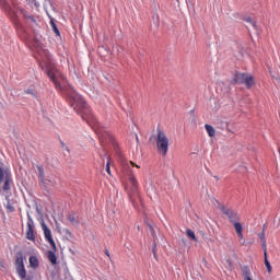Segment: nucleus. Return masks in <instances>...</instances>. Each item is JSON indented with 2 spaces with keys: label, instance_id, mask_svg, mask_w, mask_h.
Instances as JSON below:
<instances>
[{
  "label": "nucleus",
  "instance_id": "nucleus-1",
  "mask_svg": "<svg viewBox=\"0 0 280 280\" xmlns=\"http://www.w3.org/2000/svg\"><path fill=\"white\" fill-rule=\"evenodd\" d=\"M37 52L39 54L45 65V72L51 82H54L56 89L69 97L72 108L75 110V113H81L82 119H84V121L91 126L94 132L98 136L101 145H104V138L109 137L108 131L102 130V125L100 121H97V118L91 114V109H89L86 102H84V98H82V96L78 94L73 88L70 85L62 86L60 80H65V77L62 75V72H60V69H58V66H56V62H54V59H51V54H49V50L45 48H38Z\"/></svg>",
  "mask_w": 280,
  "mask_h": 280
},
{
  "label": "nucleus",
  "instance_id": "nucleus-2",
  "mask_svg": "<svg viewBox=\"0 0 280 280\" xmlns=\"http://www.w3.org/2000/svg\"><path fill=\"white\" fill-rule=\"evenodd\" d=\"M158 152L162 154V156L167 155V150H170V139H167V135L162 129H158V137L155 139Z\"/></svg>",
  "mask_w": 280,
  "mask_h": 280
},
{
  "label": "nucleus",
  "instance_id": "nucleus-3",
  "mask_svg": "<svg viewBox=\"0 0 280 280\" xmlns=\"http://www.w3.org/2000/svg\"><path fill=\"white\" fill-rule=\"evenodd\" d=\"M0 8H2L8 16H10L12 23H14L18 30H21L23 27V24H21V21L19 20V13H16V11L12 9V5H10V2H8V0H0Z\"/></svg>",
  "mask_w": 280,
  "mask_h": 280
},
{
  "label": "nucleus",
  "instance_id": "nucleus-4",
  "mask_svg": "<svg viewBox=\"0 0 280 280\" xmlns=\"http://www.w3.org/2000/svg\"><path fill=\"white\" fill-rule=\"evenodd\" d=\"M232 84H245L246 89L255 86V78L248 73L235 72Z\"/></svg>",
  "mask_w": 280,
  "mask_h": 280
},
{
  "label": "nucleus",
  "instance_id": "nucleus-5",
  "mask_svg": "<svg viewBox=\"0 0 280 280\" xmlns=\"http://www.w3.org/2000/svg\"><path fill=\"white\" fill-rule=\"evenodd\" d=\"M215 202L218 205V209L221 210L223 215H226V218L229 219L231 224H233L234 222H240V214H237L236 210L220 203V201H218V200Z\"/></svg>",
  "mask_w": 280,
  "mask_h": 280
},
{
  "label": "nucleus",
  "instance_id": "nucleus-6",
  "mask_svg": "<svg viewBox=\"0 0 280 280\" xmlns=\"http://www.w3.org/2000/svg\"><path fill=\"white\" fill-rule=\"evenodd\" d=\"M44 10H46V13L50 19V25L54 33L56 34V36H60V30H58V25H56V22H54V18H51V14L56 12V8L54 7V3H51V0H44Z\"/></svg>",
  "mask_w": 280,
  "mask_h": 280
},
{
  "label": "nucleus",
  "instance_id": "nucleus-7",
  "mask_svg": "<svg viewBox=\"0 0 280 280\" xmlns=\"http://www.w3.org/2000/svg\"><path fill=\"white\" fill-rule=\"evenodd\" d=\"M1 183H4L2 187L3 191L8 192L12 189V174L10 173V170L0 166V185Z\"/></svg>",
  "mask_w": 280,
  "mask_h": 280
},
{
  "label": "nucleus",
  "instance_id": "nucleus-8",
  "mask_svg": "<svg viewBox=\"0 0 280 280\" xmlns=\"http://www.w3.org/2000/svg\"><path fill=\"white\" fill-rule=\"evenodd\" d=\"M129 183L131 185L129 192L130 201L135 205V196H137L139 198V201L141 202V196H139V182H137V177L131 175L129 177Z\"/></svg>",
  "mask_w": 280,
  "mask_h": 280
},
{
  "label": "nucleus",
  "instance_id": "nucleus-9",
  "mask_svg": "<svg viewBox=\"0 0 280 280\" xmlns=\"http://www.w3.org/2000/svg\"><path fill=\"white\" fill-rule=\"evenodd\" d=\"M15 269L19 277H25V264L23 262V252L15 254Z\"/></svg>",
  "mask_w": 280,
  "mask_h": 280
},
{
  "label": "nucleus",
  "instance_id": "nucleus-10",
  "mask_svg": "<svg viewBox=\"0 0 280 280\" xmlns=\"http://www.w3.org/2000/svg\"><path fill=\"white\" fill-rule=\"evenodd\" d=\"M42 229L44 231L45 240L49 242L50 240H54V236H51V230L45 224V221L42 222Z\"/></svg>",
  "mask_w": 280,
  "mask_h": 280
},
{
  "label": "nucleus",
  "instance_id": "nucleus-11",
  "mask_svg": "<svg viewBox=\"0 0 280 280\" xmlns=\"http://www.w3.org/2000/svg\"><path fill=\"white\" fill-rule=\"evenodd\" d=\"M258 237L261 243V248H262L264 253L266 254V250H268V246L266 245V232H264V230H261V233H258Z\"/></svg>",
  "mask_w": 280,
  "mask_h": 280
},
{
  "label": "nucleus",
  "instance_id": "nucleus-12",
  "mask_svg": "<svg viewBox=\"0 0 280 280\" xmlns=\"http://www.w3.org/2000/svg\"><path fill=\"white\" fill-rule=\"evenodd\" d=\"M35 226H27L26 231V240H30V242L36 241V235L34 234Z\"/></svg>",
  "mask_w": 280,
  "mask_h": 280
},
{
  "label": "nucleus",
  "instance_id": "nucleus-13",
  "mask_svg": "<svg viewBox=\"0 0 280 280\" xmlns=\"http://www.w3.org/2000/svg\"><path fill=\"white\" fill-rule=\"evenodd\" d=\"M47 258L52 264V266H56L58 264V256H56V252L48 250Z\"/></svg>",
  "mask_w": 280,
  "mask_h": 280
},
{
  "label": "nucleus",
  "instance_id": "nucleus-14",
  "mask_svg": "<svg viewBox=\"0 0 280 280\" xmlns=\"http://www.w3.org/2000/svg\"><path fill=\"white\" fill-rule=\"evenodd\" d=\"M45 191H49V189H51V187H54V180L51 179H47V178H44L40 180Z\"/></svg>",
  "mask_w": 280,
  "mask_h": 280
},
{
  "label": "nucleus",
  "instance_id": "nucleus-15",
  "mask_svg": "<svg viewBox=\"0 0 280 280\" xmlns=\"http://www.w3.org/2000/svg\"><path fill=\"white\" fill-rule=\"evenodd\" d=\"M245 22L248 23L247 25V30H257V22L253 20V18L248 16L244 19Z\"/></svg>",
  "mask_w": 280,
  "mask_h": 280
},
{
  "label": "nucleus",
  "instance_id": "nucleus-16",
  "mask_svg": "<svg viewBox=\"0 0 280 280\" xmlns=\"http://www.w3.org/2000/svg\"><path fill=\"white\" fill-rule=\"evenodd\" d=\"M242 272H243L244 280H253V278H250V268L248 266H243Z\"/></svg>",
  "mask_w": 280,
  "mask_h": 280
},
{
  "label": "nucleus",
  "instance_id": "nucleus-17",
  "mask_svg": "<svg viewBox=\"0 0 280 280\" xmlns=\"http://www.w3.org/2000/svg\"><path fill=\"white\" fill-rule=\"evenodd\" d=\"M265 257V266L267 268V272H272V266L270 265V260H268V250L264 252Z\"/></svg>",
  "mask_w": 280,
  "mask_h": 280
},
{
  "label": "nucleus",
  "instance_id": "nucleus-18",
  "mask_svg": "<svg viewBox=\"0 0 280 280\" xmlns=\"http://www.w3.org/2000/svg\"><path fill=\"white\" fill-rule=\"evenodd\" d=\"M37 175L39 180H44L45 179V168L40 165H37Z\"/></svg>",
  "mask_w": 280,
  "mask_h": 280
},
{
  "label": "nucleus",
  "instance_id": "nucleus-19",
  "mask_svg": "<svg viewBox=\"0 0 280 280\" xmlns=\"http://www.w3.org/2000/svg\"><path fill=\"white\" fill-rule=\"evenodd\" d=\"M30 266L31 268H38V258L36 256H31L30 257Z\"/></svg>",
  "mask_w": 280,
  "mask_h": 280
},
{
  "label": "nucleus",
  "instance_id": "nucleus-20",
  "mask_svg": "<svg viewBox=\"0 0 280 280\" xmlns=\"http://www.w3.org/2000/svg\"><path fill=\"white\" fill-rule=\"evenodd\" d=\"M28 5L34 4V7L38 10L40 8V3L42 5H45V0H40V2L36 1V0H26Z\"/></svg>",
  "mask_w": 280,
  "mask_h": 280
},
{
  "label": "nucleus",
  "instance_id": "nucleus-21",
  "mask_svg": "<svg viewBox=\"0 0 280 280\" xmlns=\"http://www.w3.org/2000/svg\"><path fill=\"white\" fill-rule=\"evenodd\" d=\"M206 130L209 135V137H215V129L211 125H206Z\"/></svg>",
  "mask_w": 280,
  "mask_h": 280
},
{
  "label": "nucleus",
  "instance_id": "nucleus-22",
  "mask_svg": "<svg viewBox=\"0 0 280 280\" xmlns=\"http://www.w3.org/2000/svg\"><path fill=\"white\" fill-rule=\"evenodd\" d=\"M236 233H242L244 231V228L242 226V223L240 221H235L232 223Z\"/></svg>",
  "mask_w": 280,
  "mask_h": 280
},
{
  "label": "nucleus",
  "instance_id": "nucleus-23",
  "mask_svg": "<svg viewBox=\"0 0 280 280\" xmlns=\"http://www.w3.org/2000/svg\"><path fill=\"white\" fill-rule=\"evenodd\" d=\"M61 233L63 234L66 240H73V233H71L69 229H63Z\"/></svg>",
  "mask_w": 280,
  "mask_h": 280
},
{
  "label": "nucleus",
  "instance_id": "nucleus-24",
  "mask_svg": "<svg viewBox=\"0 0 280 280\" xmlns=\"http://www.w3.org/2000/svg\"><path fill=\"white\" fill-rule=\"evenodd\" d=\"M186 235L190 238V240H192L194 242H198V238L196 237V233H194V231H191V230H186Z\"/></svg>",
  "mask_w": 280,
  "mask_h": 280
},
{
  "label": "nucleus",
  "instance_id": "nucleus-25",
  "mask_svg": "<svg viewBox=\"0 0 280 280\" xmlns=\"http://www.w3.org/2000/svg\"><path fill=\"white\" fill-rule=\"evenodd\" d=\"M67 220H69L73 225L80 224V221H78V219H75V214H68Z\"/></svg>",
  "mask_w": 280,
  "mask_h": 280
},
{
  "label": "nucleus",
  "instance_id": "nucleus-26",
  "mask_svg": "<svg viewBox=\"0 0 280 280\" xmlns=\"http://www.w3.org/2000/svg\"><path fill=\"white\" fill-rule=\"evenodd\" d=\"M27 226H35L34 224V219H32V214H30V212H27Z\"/></svg>",
  "mask_w": 280,
  "mask_h": 280
},
{
  "label": "nucleus",
  "instance_id": "nucleus-27",
  "mask_svg": "<svg viewBox=\"0 0 280 280\" xmlns=\"http://www.w3.org/2000/svg\"><path fill=\"white\" fill-rule=\"evenodd\" d=\"M48 243L50 244V247L52 248V253H57L58 252V247H56V242L54 241V238L48 241Z\"/></svg>",
  "mask_w": 280,
  "mask_h": 280
},
{
  "label": "nucleus",
  "instance_id": "nucleus-28",
  "mask_svg": "<svg viewBox=\"0 0 280 280\" xmlns=\"http://www.w3.org/2000/svg\"><path fill=\"white\" fill-rule=\"evenodd\" d=\"M5 200L8 201L7 209L9 211H14V208L10 205V195H5Z\"/></svg>",
  "mask_w": 280,
  "mask_h": 280
},
{
  "label": "nucleus",
  "instance_id": "nucleus-29",
  "mask_svg": "<svg viewBox=\"0 0 280 280\" xmlns=\"http://www.w3.org/2000/svg\"><path fill=\"white\" fill-rule=\"evenodd\" d=\"M149 231L153 237V244H154V242H156V232L154 231L153 226H150Z\"/></svg>",
  "mask_w": 280,
  "mask_h": 280
},
{
  "label": "nucleus",
  "instance_id": "nucleus-30",
  "mask_svg": "<svg viewBox=\"0 0 280 280\" xmlns=\"http://www.w3.org/2000/svg\"><path fill=\"white\" fill-rule=\"evenodd\" d=\"M24 93H26L27 95H33V97H36V92L32 89H26Z\"/></svg>",
  "mask_w": 280,
  "mask_h": 280
},
{
  "label": "nucleus",
  "instance_id": "nucleus-31",
  "mask_svg": "<svg viewBox=\"0 0 280 280\" xmlns=\"http://www.w3.org/2000/svg\"><path fill=\"white\" fill-rule=\"evenodd\" d=\"M20 14H22L24 19H30V15H27V11L25 9H20Z\"/></svg>",
  "mask_w": 280,
  "mask_h": 280
},
{
  "label": "nucleus",
  "instance_id": "nucleus-32",
  "mask_svg": "<svg viewBox=\"0 0 280 280\" xmlns=\"http://www.w3.org/2000/svg\"><path fill=\"white\" fill-rule=\"evenodd\" d=\"M106 172L110 176V156H108V162L106 163Z\"/></svg>",
  "mask_w": 280,
  "mask_h": 280
},
{
  "label": "nucleus",
  "instance_id": "nucleus-33",
  "mask_svg": "<svg viewBox=\"0 0 280 280\" xmlns=\"http://www.w3.org/2000/svg\"><path fill=\"white\" fill-rule=\"evenodd\" d=\"M152 253H153L154 259H158V256H156V242L153 243Z\"/></svg>",
  "mask_w": 280,
  "mask_h": 280
},
{
  "label": "nucleus",
  "instance_id": "nucleus-34",
  "mask_svg": "<svg viewBox=\"0 0 280 280\" xmlns=\"http://www.w3.org/2000/svg\"><path fill=\"white\" fill-rule=\"evenodd\" d=\"M20 278H21V279H24V280H32V279H34V277L27 276V271H25L24 277H20Z\"/></svg>",
  "mask_w": 280,
  "mask_h": 280
},
{
  "label": "nucleus",
  "instance_id": "nucleus-35",
  "mask_svg": "<svg viewBox=\"0 0 280 280\" xmlns=\"http://www.w3.org/2000/svg\"><path fill=\"white\" fill-rule=\"evenodd\" d=\"M60 145L63 150H66V152H69V147H67V144L63 141H60Z\"/></svg>",
  "mask_w": 280,
  "mask_h": 280
},
{
  "label": "nucleus",
  "instance_id": "nucleus-36",
  "mask_svg": "<svg viewBox=\"0 0 280 280\" xmlns=\"http://www.w3.org/2000/svg\"><path fill=\"white\" fill-rule=\"evenodd\" d=\"M28 20L32 21V23H36V19L34 18V15H28Z\"/></svg>",
  "mask_w": 280,
  "mask_h": 280
},
{
  "label": "nucleus",
  "instance_id": "nucleus-37",
  "mask_svg": "<svg viewBox=\"0 0 280 280\" xmlns=\"http://www.w3.org/2000/svg\"><path fill=\"white\" fill-rule=\"evenodd\" d=\"M236 235L240 237V240H244V234L242 232H237Z\"/></svg>",
  "mask_w": 280,
  "mask_h": 280
},
{
  "label": "nucleus",
  "instance_id": "nucleus-38",
  "mask_svg": "<svg viewBox=\"0 0 280 280\" xmlns=\"http://www.w3.org/2000/svg\"><path fill=\"white\" fill-rule=\"evenodd\" d=\"M226 264H228L229 268L233 267V262L231 261V259H226Z\"/></svg>",
  "mask_w": 280,
  "mask_h": 280
},
{
  "label": "nucleus",
  "instance_id": "nucleus-39",
  "mask_svg": "<svg viewBox=\"0 0 280 280\" xmlns=\"http://www.w3.org/2000/svg\"><path fill=\"white\" fill-rule=\"evenodd\" d=\"M130 165H132V167H138L139 168V165H137V163L130 161Z\"/></svg>",
  "mask_w": 280,
  "mask_h": 280
},
{
  "label": "nucleus",
  "instance_id": "nucleus-40",
  "mask_svg": "<svg viewBox=\"0 0 280 280\" xmlns=\"http://www.w3.org/2000/svg\"><path fill=\"white\" fill-rule=\"evenodd\" d=\"M105 255L110 259V252L108 249H105Z\"/></svg>",
  "mask_w": 280,
  "mask_h": 280
},
{
  "label": "nucleus",
  "instance_id": "nucleus-41",
  "mask_svg": "<svg viewBox=\"0 0 280 280\" xmlns=\"http://www.w3.org/2000/svg\"><path fill=\"white\" fill-rule=\"evenodd\" d=\"M34 45L38 47V45H40V42H38V39H35Z\"/></svg>",
  "mask_w": 280,
  "mask_h": 280
},
{
  "label": "nucleus",
  "instance_id": "nucleus-42",
  "mask_svg": "<svg viewBox=\"0 0 280 280\" xmlns=\"http://www.w3.org/2000/svg\"><path fill=\"white\" fill-rule=\"evenodd\" d=\"M268 228V225L267 224H264L262 225V231H264V233H266V229Z\"/></svg>",
  "mask_w": 280,
  "mask_h": 280
},
{
  "label": "nucleus",
  "instance_id": "nucleus-43",
  "mask_svg": "<svg viewBox=\"0 0 280 280\" xmlns=\"http://www.w3.org/2000/svg\"><path fill=\"white\" fill-rule=\"evenodd\" d=\"M182 242H183L184 246H187V241H186V238H182Z\"/></svg>",
  "mask_w": 280,
  "mask_h": 280
},
{
  "label": "nucleus",
  "instance_id": "nucleus-44",
  "mask_svg": "<svg viewBox=\"0 0 280 280\" xmlns=\"http://www.w3.org/2000/svg\"><path fill=\"white\" fill-rule=\"evenodd\" d=\"M241 245H242V246H248V243H246V241H243V242L241 243Z\"/></svg>",
  "mask_w": 280,
  "mask_h": 280
},
{
  "label": "nucleus",
  "instance_id": "nucleus-45",
  "mask_svg": "<svg viewBox=\"0 0 280 280\" xmlns=\"http://www.w3.org/2000/svg\"><path fill=\"white\" fill-rule=\"evenodd\" d=\"M145 224H147L148 229H150V226H152V224H150V222H148V220H145Z\"/></svg>",
  "mask_w": 280,
  "mask_h": 280
},
{
  "label": "nucleus",
  "instance_id": "nucleus-46",
  "mask_svg": "<svg viewBox=\"0 0 280 280\" xmlns=\"http://www.w3.org/2000/svg\"><path fill=\"white\" fill-rule=\"evenodd\" d=\"M252 244H255V241H250L247 243V246H252Z\"/></svg>",
  "mask_w": 280,
  "mask_h": 280
},
{
  "label": "nucleus",
  "instance_id": "nucleus-47",
  "mask_svg": "<svg viewBox=\"0 0 280 280\" xmlns=\"http://www.w3.org/2000/svg\"><path fill=\"white\" fill-rule=\"evenodd\" d=\"M136 141L139 143V136L136 135Z\"/></svg>",
  "mask_w": 280,
  "mask_h": 280
},
{
  "label": "nucleus",
  "instance_id": "nucleus-48",
  "mask_svg": "<svg viewBox=\"0 0 280 280\" xmlns=\"http://www.w3.org/2000/svg\"><path fill=\"white\" fill-rule=\"evenodd\" d=\"M154 140V136H152L150 139H149V141H153Z\"/></svg>",
  "mask_w": 280,
  "mask_h": 280
},
{
  "label": "nucleus",
  "instance_id": "nucleus-49",
  "mask_svg": "<svg viewBox=\"0 0 280 280\" xmlns=\"http://www.w3.org/2000/svg\"><path fill=\"white\" fill-rule=\"evenodd\" d=\"M57 229H58L59 233H62V231L60 230V226H57Z\"/></svg>",
  "mask_w": 280,
  "mask_h": 280
},
{
  "label": "nucleus",
  "instance_id": "nucleus-50",
  "mask_svg": "<svg viewBox=\"0 0 280 280\" xmlns=\"http://www.w3.org/2000/svg\"><path fill=\"white\" fill-rule=\"evenodd\" d=\"M137 229H138V231H141V226L140 225H138Z\"/></svg>",
  "mask_w": 280,
  "mask_h": 280
},
{
  "label": "nucleus",
  "instance_id": "nucleus-51",
  "mask_svg": "<svg viewBox=\"0 0 280 280\" xmlns=\"http://www.w3.org/2000/svg\"><path fill=\"white\" fill-rule=\"evenodd\" d=\"M37 212L39 213L40 212V210L37 208Z\"/></svg>",
  "mask_w": 280,
  "mask_h": 280
},
{
  "label": "nucleus",
  "instance_id": "nucleus-52",
  "mask_svg": "<svg viewBox=\"0 0 280 280\" xmlns=\"http://www.w3.org/2000/svg\"><path fill=\"white\" fill-rule=\"evenodd\" d=\"M115 145V148H117V144H114Z\"/></svg>",
  "mask_w": 280,
  "mask_h": 280
},
{
  "label": "nucleus",
  "instance_id": "nucleus-53",
  "mask_svg": "<svg viewBox=\"0 0 280 280\" xmlns=\"http://www.w3.org/2000/svg\"><path fill=\"white\" fill-rule=\"evenodd\" d=\"M279 224H280V219H279Z\"/></svg>",
  "mask_w": 280,
  "mask_h": 280
}]
</instances>
